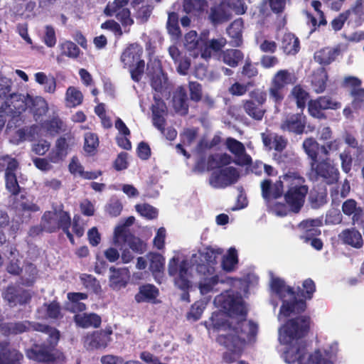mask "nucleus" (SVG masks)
I'll list each match as a JSON object with an SVG mask.
<instances>
[{
    "label": "nucleus",
    "mask_w": 364,
    "mask_h": 364,
    "mask_svg": "<svg viewBox=\"0 0 364 364\" xmlns=\"http://www.w3.org/2000/svg\"><path fill=\"white\" fill-rule=\"evenodd\" d=\"M353 97L352 106L355 109L362 107L364 101V88H353L350 91Z\"/></svg>",
    "instance_id": "obj_64"
},
{
    "label": "nucleus",
    "mask_w": 364,
    "mask_h": 364,
    "mask_svg": "<svg viewBox=\"0 0 364 364\" xmlns=\"http://www.w3.org/2000/svg\"><path fill=\"white\" fill-rule=\"evenodd\" d=\"M303 148L311 159V162L316 161L318 150V144L317 141L313 138H308L303 142Z\"/></svg>",
    "instance_id": "obj_50"
},
{
    "label": "nucleus",
    "mask_w": 364,
    "mask_h": 364,
    "mask_svg": "<svg viewBox=\"0 0 364 364\" xmlns=\"http://www.w3.org/2000/svg\"><path fill=\"white\" fill-rule=\"evenodd\" d=\"M82 101L83 95L77 87L70 86L67 89L65 95V103L67 107H76L80 105Z\"/></svg>",
    "instance_id": "obj_29"
},
{
    "label": "nucleus",
    "mask_w": 364,
    "mask_h": 364,
    "mask_svg": "<svg viewBox=\"0 0 364 364\" xmlns=\"http://www.w3.org/2000/svg\"><path fill=\"white\" fill-rule=\"evenodd\" d=\"M70 225V218L65 211L59 210L46 212L41 220V227L47 232H55L59 228L66 229Z\"/></svg>",
    "instance_id": "obj_11"
},
{
    "label": "nucleus",
    "mask_w": 364,
    "mask_h": 364,
    "mask_svg": "<svg viewBox=\"0 0 364 364\" xmlns=\"http://www.w3.org/2000/svg\"><path fill=\"white\" fill-rule=\"evenodd\" d=\"M173 105L176 112L181 115L186 114L188 112V105L186 93L183 87H179L177 93L173 98Z\"/></svg>",
    "instance_id": "obj_33"
},
{
    "label": "nucleus",
    "mask_w": 364,
    "mask_h": 364,
    "mask_svg": "<svg viewBox=\"0 0 364 364\" xmlns=\"http://www.w3.org/2000/svg\"><path fill=\"white\" fill-rule=\"evenodd\" d=\"M226 145L228 150L235 155L237 164L247 165L251 163L252 159L246 154L245 148L242 143L233 138H228Z\"/></svg>",
    "instance_id": "obj_19"
},
{
    "label": "nucleus",
    "mask_w": 364,
    "mask_h": 364,
    "mask_svg": "<svg viewBox=\"0 0 364 364\" xmlns=\"http://www.w3.org/2000/svg\"><path fill=\"white\" fill-rule=\"evenodd\" d=\"M168 273L173 277L175 285L183 292L181 296L182 301L189 302V294L187 291L192 286V275L189 270L188 259H181L178 256L173 257L168 264Z\"/></svg>",
    "instance_id": "obj_5"
},
{
    "label": "nucleus",
    "mask_w": 364,
    "mask_h": 364,
    "mask_svg": "<svg viewBox=\"0 0 364 364\" xmlns=\"http://www.w3.org/2000/svg\"><path fill=\"white\" fill-rule=\"evenodd\" d=\"M226 7L223 1L219 6L212 9L210 18L213 22L220 23L230 18L231 13L229 9H226Z\"/></svg>",
    "instance_id": "obj_45"
},
{
    "label": "nucleus",
    "mask_w": 364,
    "mask_h": 364,
    "mask_svg": "<svg viewBox=\"0 0 364 364\" xmlns=\"http://www.w3.org/2000/svg\"><path fill=\"white\" fill-rule=\"evenodd\" d=\"M33 112L36 119L45 115L48 110V105L46 100L42 97H32L31 96L29 106L28 107Z\"/></svg>",
    "instance_id": "obj_28"
},
{
    "label": "nucleus",
    "mask_w": 364,
    "mask_h": 364,
    "mask_svg": "<svg viewBox=\"0 0 364 364\" xmlns=\"http://www.w3.org/2000/svg\"><path fill=\"white\" fill-rule=\"evenodd\" d=\"M262 139L265 146L279 151H282L287 146V140L280 136H272L262 133Z\"/></svg>",
    "instance_id": "obj_32"
},
{
    "label": "nucleus",
    "mask_w": 364,
    "mask_h": 364,
    "mask_svg": "<svg viewBox=\"0 0 364 364\" xmlns=\"http://www.w3.org/2000/svg\"><path fill=\"white\" fill-rule=\"evenodd\" d=\"M206 306V303L203 301H198L194 303L191 309L190 312L188 314V318L193 319V321L198 320Z\"/></svg>",
    "instance_id": "obj_60"
},
{
    "label": "nucleus",
    "mask_w": 364,
    "mask_h": 364,
    "mask_svg": "<svg viewBox=\"0 0 364 364\" xmlns=\"http://www.w3.org/2000/svg\"><path fill=\"white\" fill-rule=\"evenodd\" d=\"M322 225V221L319 219H308L302 221L299 225V229L302 232L300 237L304 242H309V239L311 237H316L321 234L318 229Z\"/></svg>",
    "instance_id": "obj_20"
},
{
    "label": "nucleus",
    "mask_w": 364,
    "mask_h": 364,
    "mask_svg": "<svg viewBox=\"0 0 364 364\" xmlns=\"http://www.w3.org/2000/svg\"><path fill=\"white\" fill-rule=\"evenodd\" d=\"M305 116L301 114L287 117L281 124V129L296 134H301L305 127Z\"/></svg>",
    "instance_id": "obj_21"
},
{
    "label": "nucleus",
    "mask_w": 364,
    "mask_h": 364,
    "mask_svg": "<svg viewBox=\"0 0 364 364\" xmlns=\"http://www.w3.org/2000/svg\"><path fill=\"white\" fill-rule=\"evenodd\" d=\"M114 242L119 246L122 243L127 244L130 249L137 253H143L146 250V244L139 238L130 234L125 226H117L114 230Z\"/></svg>",
    "instance_id": "obj_12"
},
{
    "label": "nucleus",
    "mask_w": 364,
    "mask_h": 364,
    "mask_svg": "<svg viewBox=\"0 0 364 364\" xmlns=\"http://www.w3.org/2000/svg\"><path fill=\"white\" fill-rule=\"evenodd\" d=\"M11 81L0 75V109H2L3 104L6 102V98L11 94Z\"/></svg>",
    "instance_id": "obj_55"
},
{
    "label": "nucleus",
    "mask_w": 364,
    "mask_h": 364,
    "mask_svg": "<svg viewBox=\"0 0 364 364\" xmlns=\"http://www.w3.org/2000/svg\"><path fill=\"white\" fill-rule=\"evenodd\" d=\"M202 44L203 43L199 41L196 31H191L185 36L184 46L188 50H195L198 47H200Z\"/></svg>",
    "instance_id": "obj_59"
},
{
    "label": "nucleus",
    "mask_w": 364,
    "mask_h": 364,
    "mask_svg": "<svg viewBox=\"0 0 364 364\" xmlns=\"http://www.w3.org/2000/svg\"><path fill=\"white\" fill-rule=\"evenodd\" d=\"M31 95L28 94L11 93L6 98V102L0 109V114L11 117L16 122L29 106Z\"/></svg>",
    "instance_id": "obj_9"
},
{
    "label": "nucleus",
    "mask_w": 364,
    "mask_h": 364,
    "mask_svg": "<svg viewBox=\"0 0 364 364\" xmlns=\"http://www.w3.org/2000/svg\"><path fill=\"white\" fill-rule=\"evenodd\" d=\"M35 80L38 84L43 86L45 92L54 93L56 89L55 79L52 76H48L43 72L36 73L34 75Z\"/></svg>",
    "instance_id": "obj_35"
},
{
    "label": "nucleus",
    "mask_w": 364,
    "mask_h": 364,
    "mask_svg": "<svg viewBox=\"0 0 364 364\" xmlns=\"http://www.w3.org/2000/svg\"><path fill=\"white\" fill-rule=\"evenodd\" d=\"M226 44V39L220 37L216 39H212L203 44L200 48L201 57L204 59H208L211 57L213 52H218L221 50Z\"/></svg>",
    "instance_id": "obj_26"
},
{
    "label": "nucleus",
    "mask_w": 364,
    "mask_h": 364,
    "mask_svg": "<svg viewBox=\"0 0 364 364\" xmlns=\"http://www.w3.org/2000/svg\"><path fill=\"white\" fill-rule=\"evenodd\" d=\"M6 166V168L5 173L16 174L15 171L18 166V164L16 159H12L9 156H2L0 159V171H3Z\"/></svg>",
    "instance_id": "obj_58"
},
{
    "label": "nucleus",
    "mask_w": 364,
    "mask_h": 364,
    "mask_svg": "<svg viewBox=\"0 0 364 364\" xmlns=\"http://www.w3.org/2000/svg\"><path fill=\"white\" fill-rule=\"evenodd\" d=\"M311 173L315 175L316 179L321 178L328 184L334 183L338 179V170L326 160L311 162Z\"/></svg>",
    "instance_id": "obj_13"
},
{
    "label": "nucleus",
    "mask_w": 364,
    "mask_h": 364,
    "mask_svg": "<svg viewBox=\"0 0 364 364\" xmlns=\"http://www.w3.org/2000/svg\"><path fill=\"white\" fill-rule=\"evenodd\" d=\"M311 6L316 12V16H311L309 12H306V15L309 19L311 21L313 26L326 25V21L324 18L323 11L321 10V3L318 1L314 0L311 2Z\"/></svg>",
    "instance_id": "obj_46"
},
{
    "label": "nucleus",
    "mask_w": 364,
    "mask_h": 364,
    "mask_svg": "<svg viewBox=\"0 0 364 364\" xmlns=\"http://www.w3.org/2000/svg\"><path fill=\"white\" fill-rule=\"evenodd\" d=\"M99 145V140L97 136L94 133H86L85 134V151L90 154H93Z\"/></svg>",
    "instance_id": "obj_54"
},
{
    "label": "nucleus",
    "mask_w": 364,
    "mask_h": 364,
    "mask_svg": "<svg viewBox=\"0 0 364 364\" xmlns=\"http://www.w3.org/2000/svg\"><path fill=\"white\" fill-rule=\"evenodd\" d=\"M223 250L221 248L207 247L193 253L188 260L189 266L195 267L196 272L204 277L199 282L201 294H206L213 290L218 282V276L215 275L218 259Z\"/></svg>",
    "instance_id": "obj_3"
},
{
    "label": "nucleus",
    "mask_w": 364,
    "mask_h": 364,
    "mask_svg": "<svg viewBox=\"0 0 364 364\" xmlns=\"http://www.w3.org/2000/svg\"><path fill=\"white\" fill-rule=\"evenodd\" d=\"M2 297L11 307L18 304H26L31 299V295L28 291L14 286L8 287L2 293Z\"/></svg>",
    "instance_id": "obj_17"
},
{
    "label": "nucleus",
    "mask_w": 364,
    "mask_h": 364,
    "mask_svg": "<svg viewBox=\"0 0 364 364\" xmlns=\"http://www.w3.org/2000/svg\"><path fill=\"white\" fill-rule=\"evenodd\" d=\"M69 170L71 173L74 175H78L85 179H95L101 175L100 171L97 172H89L84 171L83 167L79 162L78 159L73 157L69 164Z\"/></svg>",
    "instance_id": "obj_30"
},
{
    "label": "nucleus",
    "mask_w": 364,
    "mask_h": 364,
    "mask_svg": "<svg viewBox=\"0 0 364 364\" xmlns=\"http://www.w3.org/2000/svg\"><path fill=\"white\" fill-rule=\"evenodd\" d=\"M130 274L127 268H109V285L113 290H119L124 288L129 280Z\"/></svg>",
    "instance_id": "obj_18"
},
{
    "label": "nucleus",
    "mask_w": 364,
    "mask_h": 364,
    "mask_svg": "<svg viewBox=\"0 0 364 364\" xmlns=\"http://www.w3.org/2000/svg\"><path fill=\"white\" fill-rule=\"evenodd\" d=\"M240 177L237 170L232 166L214 171L210 178V184L216 188H225L237 181Z\"/></svg>",
    "instance_id": "obj_14"
},
{
    "label": "nucleus",
    "mask_w": 364,
    "mask_h": 364,
    "mask_svg": "<svg viewBox=\"0 0 364 364\" xmlns=\"http://www.w3.org/2000/svg\"><path fill=\"white\" fill-rule=\"evenodd\" d=\"M342 210L346 215H353V220L358 221L363 214V210L357 206V203L353 199L346 200L342 205Z\"/></svg>",
    "instance_id": "obj_42"
},
{
    "label": "nucleus",
    "mask_w": 364,
    "mask_h": 364,
    "mask_svg": "<svg viewBox=\"0 0 364 364\" xmlns=\"http://www.w3.org/2000/svg\"><path fill=\"white\" fill-rule=\"evenodd\" d=\"M87 298V294L84 293H68V299L70 301L69 309L73 312H80L85 310V304L82 302H80V301L86 299Z\"/></svg>",
    "instance_id": "obj_43"
},
{
    "label": "nucleus",
    "mask_w": 364,
    "mask_h": 364,
    "mask_svg": "<svg viewBox=\"0 0 364 364\" xmlns=\"http://www.w3.org/2000/svg\"><path fill=\"white\" fill-rule=\"evenodd\" d=\"M291 95L296 101L297 107L300 109L304 108L309 98L308 92L300 85H296L292 89Z\"/></svg>",
    "instance_id": "obj_52"
},
{
    "label": "nucleus",
    "mask_w": 364,
    "mask_h": 364,
    "mask_svg": "<svg viewBox=\"0 0 364 364\" xmlns=\"http://www.w3.org/2000/svg\"><path fill=\"white\" fill-rule=\"evenodd\" d=\"M58 48L60 50V54L57 58L58 61H59L60 57L63 56H66L73 59L77 58L79 57L80 53V50L78 46L70 41H65L60 43Z\"/></svg>",
    "instance_id": "obj_31"
},
{
    "label": "nucleus",
    "mask_w": 364,
    "mask_h": 364,
    "mask_svg": "<svg viewBox=\"0 0 364 364\" xmlns=\"http://www.w3.org/2000/svg\"><path fill=\"white\" fill-rule=\"evenodd\" d=\"M349 15H354L358 25H360L364 21V0H356L355 6L346 11Z\"/></svg>",
    "instance_id": "obj_57"
},
{
    "label": "nucleus",
    "mask_w": 364,
    "mask_h": 364,
    "mask_svg": "<svg viewBox=\"0 0 364 364\" xmlns=\"http://www.w3.org/2000/svg\"><path fill=\"white\" fill-rule=\"evenodd\" d=\"M6 188L14 196L18 195L20 187L16 174L5 173Z\"/></svg>",
    "instance_id": "obj_61"
},
{
    "label": "nucleus",
    "mask_w": 364,
    "mask_h": 364,
    "mask_svg": "<svg viewBox=\"0 0 364 364\" xmlns=\"http://www.w3.org/2000/svg\"><path fill=\"white\" fill-rule=\"evenodd\" d=\"M222 58L225 64L230 67H236L243 58V54L239 50L230 49L223 52Z\"/></svg>",
    "instance_id": "obj_48"
},
{
    "label": "nucleus",
    "mask_w": 364,
    "mask_h": 364,
    "mask_svg": "<svg viewBox=\"0 0 364 364\" xmlns=\"http://www.w3.org/2000/svg\"><path fill=\"white\" fill-rule=\"evenodd\" d=\"M43 333L42 339L46 342L41 345L35 344L32 348L26 350V356L33 360L38 362H50L54 360L53 350L56 346L60 333L54 328L46 326V330Z\"/></svg>",
    "instance_id": "obj_7"
},
{
    "label": "nucleus",
    "mask_w": 364,
    "mask_h": 364,
    "mask_svg": "<svg viewBox=\"0 0 364 364\" xmlns=\"http://www.w3.org/2000/svg\"><path fill=\"white\" fill-rule=\"evenodd\" d=\"M31 330L44 331L46 326L28 321L0 323V332L4 336L16 335Z\"/></svg>",
    "instance_id": "obj_15"
},
{
    "label": "nucleus",
    "mask_w": 364,
    "mask_h": 364,
    "mask_svg": "<svg viewBox=\"0 0 364 364\" xmlns=\"http://www.w3.org/2000/svg\"><path fill=\"white\" fill-rule=\"evenodd\" d=\"M232 161L231 156L226 153H218L211 155L208 159V165L211 168L225 166Z\"/></svg>",
    "instance_id": "obj_49"
},
{
    "label": "nucleus",
    "mask_w": 364,
    "mask_h": 364,
    "mask_svg": "<svg viewBox=\"0 0 364 364\" xmlns=\"http://www.w3.org/2000/svg\"><path fill=\"white\" fill-rule=\"evenodd\" d=\"M124 6H120L119 4H115L114 1L112 3L108 4L105 12L109 16L115 15L123 26H130L133 23V20L130 17L129 11L124 8Z\"/></svg>",
    "instance_id": "obj_22"
},
{
    "label": "nucleus",
    "mask_w": 364,
    "mask_h": 364,
    "mask_svg": "<svg viewBox=\"0 0 364 364\" xmlns=\"http://www.w3.org/2000/svg\"><path fill=\"white\" fill-rule=\"evenodd\" d=\"M196 134L197 131L195 129H188L185 130L181 135L183 144H178L176 145L177 151L188 158L189 156L187 154L183 146H191L196 139Z\"/></svg>",
    "instance_id": "obj_40"
},
{
    "label": "nucleus",
    "mask_w": 364,
    "mask_h": 364,
    "mask_svg": "<svg viewBox=\"0 0 364 364\" xmlns=\"http://www.w3.org/2000/svg\"><path fill=\"white\" fill-rule=\"evenodd\" d=\"M135 209L141 216L149 220L156 218L158 215L157 210L153 206L146 203L137 204L135 206Z\"/></svg>",
    "instance_id": "obj_56"
},
{
    "label": "nucleus",
    "mask_w": 364,
    "mask_h": 364,
    "mask_svg": "<svg viewBox=\"0 0 364 364\" xmlns=\"http://www.w3.org/2000/svg\"><path fill=\"white\" fill-rule=\"evenodd\" d=\"M243 108L250 117L257 121L262 119L265 112L261 105L256 104L252 100L243 101Z\"/></svg>",
    "instance_id": "obj_34"
},
{
    "label": "nucleus",
    "mask_w": 364,
    "mask_h": 364,
    "mask_svg": "<svg viewBox=\"0 0 364 364\" xmlns=\"http://www.w3.org/2000/svg\"><path fill=\"white\" fill-rule=\"evenodd\" d=\"M143 48L138 44L129 45L121 55V62L124 67L129 68L131 77L135 82H139L144 70V61L141 60Z\"/></svg>",
    "instance_id": "obj_8"
},
{
    "label": "nucleus",
    "mask_w": 364,
    "mask_h": 364,
    "mask_svg": "<svg viewBox=\"0 0 364 364\" xmlns=\"http://www.w3.org/2000/svg\"><path fill=\"white\" fill-rule=\"evenodd\" d=\"M338 53L336 48H326L316 52L314 58L320 64L328 65L335 60Z\"/></svg>",
    "instance_id": "obj_37"
},
{
    "label": "nucleus",
    "mask_w": 364,
    "mask_h": 364,
    "mask_svg": "<svg viewBox=\"0 0 364 364\" xmlns=\"http://www.w3.org/2000/svg\"><path fill=\"white\" fill-rule=\"evenodd\" d=\"M214 304L221 308L211 317L218 333L217 341L227 349L224 360L231 363L241 355L246 345L255 341L257 326L245 320L247 309L240 296L225 291L215 298Z\"/></svg>",
    "instance_id": "obj_1"
},
{
    "label": "nucleus",
    "mask_w": 364,
    "mask_h": 364,
    "mask_svg": "<svg viewBox=\"0 0 364 364\" xmlns=\"http://www.w3.org/2000/svg\"><path fill=\"white\" fill-rule=\"evenodd\" d=\"M149 261V269L155 275L157 273H161L164 269L165 259L158 253H150L147 255Z\"/></svg>",
    "instance_id": "obj_47"
},
{
    "label": "nucleus",
    "mask_w": 364,
    "mask_h": 364,
    "mask_svg": "<svg viewBox=\"0 0 364 364\" xmlns=\"http://www.w3.org/2000/svg\"><path fill=\"white\" fill-rule=\"evenodd\" d=\"M237 262V250L234 247H230L228 253L223 256L221 266L225 271L232 272L235 269Z\"/></svg>",
    "instance_id": "obj_41"
},
{
    "label": "nucleus",
    "mask_w": 364,
    "mask_h": 364,
    "mask_svg": "<svg viewBox=\"0 0 364 364\" xmlns=\"http://www.w3.org/2000/svg\"><path fill=\"white\" fill-rule=\"evenodd\" d=\"M243 28V21L241 18L234 21L228 27L227 31L232 41V44L235 46H240L242 40V31Z\"/></svg>",
    "instance_id": "obj_39"
},
{
    "label": "nucleus",
    "mask_w": 364,
    "mask_h": 364,
    "mask_svg": "<svg viewBox=\"0 0 364 364\" xmlns=\"http://www.w3.org/2000/svg\"><path fill=\"white\" fill-rule=\"evenodd\" d=\"M74 320L76 325L82 328H97L101 323V318L96 314H78Z\"/></svg>",
    "instance_id": "obj_27"
},
{
    "label": "nucleus",
    "mask_w": 364,
    "mask_h": 364,
    "mask_svg": "<svg viewBox=\"0 0 364 364\" xmlns=\"http://www.w3.org/2000/svg\"><path fill=\"white\" fill-rule=\"evenodd\" d=\"M178 16L175 12L168 13L167 21V30L170 35L178 38L181 35L180 28L178 26Z\"/></svg>",
    "instance_id": "obj_51"
},
{
    "label": "nucleus",
    "mask_w": 364,
    "mask_h": 364,
    "mask_svg": "<svg viewBox=\"0 0 364 364\" xmlns=\"http://www.w3.org/2000/svg\"><path fill=\"white\" fill-rule=\"evenodd\" d=\"M309 324V318L300 316L290 319L279 328V340L282 344L287 346L283 355L285 362H297L298 364H333L331 360L337 352V343L333 344L331 351L310 350L302 339Z\"/></svg>",
    "instance_id": "obj_2"
},
{
    "label": "nucleus",
    "mask_w": 364,
    "mask_h": 364,
    "mask_svg": "<svg viewBox=\"0 0 364 364\" xmlns=\"http://www.w3.org/2000/svg\"><path fill=\"white\" fill-rule=\"evenodd\" d=\"M159 295L158 289L152 284H146L139 288V292L136 295L137 302L155 299Z\"/></svg>",
    "instance_id": "obj_36"
},
{
    "label": "nucleus",
    "mask_w": 364,
    "mask_h": 364,
    "mask_svg": "<svg viewBox=\"0 0 364 364\" xmlns=\"http://www.w3.org/2000/svg\"><path fill=\"white\" fill-rule=\"evenodd\" d=\"M107 213L113 217L118 216L122 210V204L117 198H112L106 205Z\"/></svg>",
    "instance_id": "obj_63"
},
{
    "label": "nucleus",
    "mask_w": 364,
    "mask_h": 364,
    "mask_svg": "<svg viewBox=\"0 0 364 364\" xmlns=\"http://www.w3.org/2000/svg\"><path fill=\"white\" fill-rule=\"evenodd\" d=\"M23 355L16 349L7 347V343H0V364H20Z\"/></svg>",
    "instance_id": "obj_23"
},
{
    "label": "nucleus",
    "mask_w": 364,
    "mask_h": 364,
    "mask_svg": "<svg viewBox=\"0 0 364 364\" xmlns=\"http://www.w3.org/2000/svg\"><path fill=\"white\" fill-rule=\"evenodd\" d=\"M327 73L323 68L318 69L313 75L311 83L314 91L317 93L323 92L326 88Z\"/></svg>",
    "instance_id": "obj_38"
},
{
    "label": "nucleus",
    "mask_w": 364,
    "mask_h": 364,
    "mask_svg": "<svg viewBox=\"0 0 364 364\" xmlns=\"http://www.w3.org/2000/svg\"><path fill=\"white\" fill-rule=\"evenodd\" d=\"M296 78L293 73L287 70L277 71L271 80L269 89V97L275 103H280L284 97L283 92L285 86L294 84Z\"/></svg>",
    "instance_id": "obj_10"
},
{
    "label": "nucleus",
    "mask_w": 364,
    "mask_h": 364,
    "mask_svg": "<svg viewBox=\"0 0 364 364\" xmlns=\"http://www.w3.org/2000/svg\"><path fill=\"white\" fill-rule=\"evenodd\" d=\"M339 238L345 244L355 248H360L363 245V240L360 232L355 228L346 229L339 235Z\"/></svg>",
    "instance_id": "obj_24"
},
{
    "label": "nucleus",
    "mask_w": 364,
    "mask_h": 364,
    "mask_svg": "<svg viewBox=\"0 0 364 364\" xmlns=\"http://www.w3.org/2000/svg\"><path fill=\"white\" fill-rule=\"evenodd\" d=\"M43 42L49 48H53L55 46L57 38L55 29L52 26H46L45 27Z\"/></svg>",
    "instance_id": "obj_62"
},
{
    "label": "nucleus",
    "mask_w": 364,
    "mask_h": 364,
    "mask_svg": "<svg viewBox=\"0 0 364 364\" xmlns=\"http://www.w3.org/2000/svg\"><path fill=\"white\" fill-rule=\"evenodd\" d=\"M282 178L289 186L285 200L291 210L298 213L304 205L308 192L307 186L304 185V179L299 173L291 171L283 175Z\"/></svg>",
    "instance_id": "obj_6"
},
{
    "label": "nucleus",
    "mask_w": 364,
    "mask_h": 364,
    "mask_svg": "<svg viewBox=\"0 0 364 364\" xmlns=\"http://www.w3.org/2000/svg\"><path fill=\"white\" fill-rule=\"evenodd\" d=\"M280 48L287 55H295L299 50V38L291 33H287L281 38Z\"/></svg>",
    "instance_id": "obj_25"
},
{
    "label": "nucleus",
    "mask_w": 364,
    "mask_h": 364,
    "mask_svg": "<svg viewBox=\"0 0 364 364\" xmlns=\"http://www.w3.org/2000/svg\"><path fill=\"white\" fill-rule=\"evenodd\" d=\"M270 287L272 304L274 307L276 308L277 306V303L274 301V298H279L283 302L278 315L279 321L282 318L298 314L305 310V301L302 299L296 300L294 291L289 287L285 285L282 279L272 276Z\"/></svg>",
    "instance_id": "obj_4"
},
{
    "label": "nucleus",
    "mask_w": 364,
    "mask_h": 364,
    "mask_svg": "<svg viewBox=\"0 0 364 364\" xmlns=\"http://www.w3.org/2000/svg\"><path fill=\"white\" fill-rule=\"evenodd\" d=\"M167 77L162 72L159 63H157L156 68L151 79V86L157 92H161L166 87Z\"/></svg>",
    "instance_id": "obj_44"
},
{
    "label": "nucleus",
    "mask_w": 364,
    "mask_h": 364,
    "mask_svg": "<svg viewBox=\"0 0 364 364\" xmlns=\"http://www.w3.org/2000/svg\"><path fill=\"white\" fill-rule=\"evenodd\" d=\"M112 331L110 328L94 331L87 334L84 339V346L88 350L105 348L111 341Z\"/></svg>",
    "instance_id": "obj_16"
},
{
    "label": "nucleus",
    "mask_w": 364,
    "mask_h": 364,
    "mask_svg": "<svg viewBox=\"0 0 364 364\" xmlns=\"http://www.w3.org/2000/svg\"><path fill=\"white\" fill-rule=\"evenodd\" d=\"M342 145L343 140L340 138H336L323 144L321 149L325 155L328 156L331 154L338 152Z\"/></svg>",
    "instance_id": "obj_53"
}]
</instances>
